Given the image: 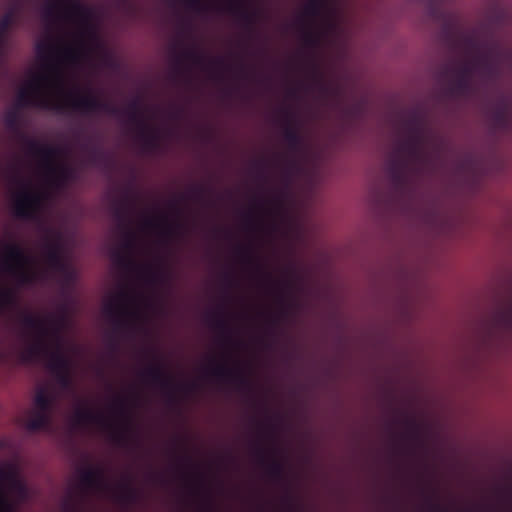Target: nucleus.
<instances>
[{
	"label": "nucleus",
	"mask_w": 512,
	"mask_h": 512,
	"mask_svg": "<svg viewBox=\"0 0 512 512\" xmlns=\"http://www.w3.org/2000/svg\"><path fill=\"white\" fill-rule=\"evenodd\" d=\"M44 13L47 17L56 14L57 41L55 46L50 41H41L36 50L38 57L43 60L56 55V82L46 73L34 74L18 91L16 106L48 109L53 104L56 88L57 109L61 112L64 111V0L49 1L44 7Z\"/></svg>",
	"instance_id": "nucleus-1"
},
{
	"label": "nucleus",
	"mask_w": 512,
	"mask_h": 512,
	"mask_svg": "<svg viewBox=\"0 0 512 512\" xmlns=\"http://www.w3.org/2000/svg\"><path fill=\"white\" fill-rule=\"evenodd\" d=\"M406 135L399 139L386 162V170L392 187L403 191L413 173L426 161L424 152V123L417 114H411L404 123Z\"/></svg>",
	"instance_id": "nucleus-2"
},
{
	"label": "nucleus",
	"mask_w": 512,
	"mask_h": 512,
	"mask_svg": "<svg viewBox=\"0 0 512 512\" xmlns=\"http://www.w3.org/2000/svg\"><path fill=\"white\" fill-rule=\"evenodd\" d=\"M135 204L136 198L130 190H126L121 198L112 202V214L122 233L121 246L112 253L113 261L125 271L137 272L150 284L164 283L168 280L166 270L151 265L140 266L132 256L137 245V234L131 228V215Z\"/></svg>",
	"instance_id": "nucleus-3"
},
{
	"label": "nucleus",
	"mask_w": 512,
	"mask_h": 512,
	"mask_svg": "<svg viewBox=\"0 0 512 512\" xmlns=\"http://www.w3.org/2000/svg\"><path fill=\"white\" fill-rule=\"evenodd\" d=\"M6 128L13 133L18 142L24 145L25 152L33 158L41 169H48L57 152V187H64V146L59 143L57 150L47 143L40 142L27 136L20 127V115L17 110H10L4 116Z\"/></svg>",
	"instance_id": "nucleus-4"
},
{
	"label": "nucleus",
	"mask_w": 512,
	"mask_h": 512,
	"mask_svg": "<svg viewBox=\"0 0 512 512\" xmlns=\"http://www.w3.org/2000/svg\"><path fill=\"white\" fill-rule=\"evenodd\" d=\"M28 345L22 354L23 360L33 362L44 358L49 352V342L53 334L48 316L22 311L19 316Z\"/></svg>",
	"instance_id": "nucleus-5"
},
{
	"label": "nucleus",
	"mask_w": 512,
	"mask_h": 512,
	"mask_svg": "<svg viewBox=\"0 0 512 512\" xmlns=\"http://www.w3.org/2000/svg\"><path fill=\"white\" fill-rule=\"evenodd\" d=\"M29 497L26 482L15 461L0 462V512H17V506Z\"/></svg>",
	"instance_id": "nucleus-6"
},
{
	"label": "nucleus",
	"mask_w": 512,
	"mask_h": 512,
	"mask_svg": "<svg viewBox=\"0 0 512 512\" xmlns=\"http://www.w3.org/2000/svg\"><path fill=\"white\" fill-rule=\"evenodd\" d=\"M145 353L152 355L156 361L143 369L140 372V377L143 382L159 388L166 396L169 403H175L177 401V392L189 394L195 391L197 388L195 382L176 383L174 378L166 371L163 364L156 359L154 351L146 350Z\"/></svg>",
	"instance_id": "nucleus-7"
},
{
	"label": "nucleus",
	"mask_w": 512,
	"mask_h": 512,
	"mask_svg": "<svg viewBox=\"0 0 512 512\" xmlns=\"http://www.w3.org/2000/svg\"><path fill=\"white\" fill-rule=\"evenodd\" d=\"M75 417L77 422L83 426H96L108 432L111 440L118 445H126L131 440L134 433L133 425L129 417H125V421L121 427L114 426L101 410L92 407L79 408L76 411Z\"/></svg>",
	"instance_id": "nucleus-8"
},
{
	"label": "nucleus",
	"mask_w": 512,
	"mask_h": 512,
	"mask_svg": "<svg viewBox=\"0 0 512 512\" xmlns=\"http://www.w3.org/2000/svg\"><path fill=\"white\" fill-rule=\"evenodd\" d=\"M72 106L84 116L104 113L117 118L127 115V107L121 109L110 101L102 100L90 85L79 88L72 99Z\"/></svg>",
	"instance_id": "nucleus-9"
},
{
	"label": "nucleus",
	"mask_w": 512,
	"mask_h": 512,
	"mask_svg": "<svg viewBox=\"0 0 512 512\" xmlns=\"http://www.w3.org/2000/svg\"><path fill=\"white\" fill-rule=\"evenodd\" d=\"M77 47L68 65L75 56L83 62H91L96 55L104 54V45L100 36V21L77 24Z\"/></svg>",
	"instance_id": "nucleus-10"
},
{
	"label": "nucleus",
	"mask_w": 512,
	"mask_h": 512,
	"mask_svg": "<svg viewBox=\"0 0 512 512\" xmlns=\"http://www.w3.org/2000/svg\"><path fill=\"white\" fill-rule=\"evenodd\" d=\"M126 118L128 124L136 128L137 138L144 150L152 151L159 147L160 132L148 123L139 97L128 103Z\"/></svg>",
	"instance_id": "nucleus-11"
},
{
	"label": "nucleus",
	"mask_w": 512,
	"mask_h": 512,
	"mask_svg": "<svg viewBox=\"0 0 512 512\" xmlns=\"http://www.w3.org/2000/svg\"><path fill=\"white\" fill-rule=\"evenodd\" d=\"M54 401L55 394L52 385L44 384L36 389L33 407L25 422L27 430L34 432L49 427Z\"/></svg>",
	"instance_id": "nucleus-12"
},
{
	"label": "nucleus",
	"mask_w": 512,
	"mask_h": 512,
	"mask_svg": "<svg viewBox=\"0 0 512 512\" xmlns=\"http://www.w3.org/2000/svg\"><path fill=\"white\" fill-rule=\"evenodd\" d=\"M74 16L77 24L100 21L101 13L98 7L85 4L78 0H66V23ZM68 29L66 28V109L71 103L69 91L68 62L72 56V48L68 41Z\"/></svg>",
	"instance_id": "nucleus-13"
},
{
	"label": "nucleus",
	"mask_w": 512,
	"mask_h": 512,
	"mask_svg": "<svg viewBox=\"0 0 512 512\" xmlns=\"http://www.w3.org/2000/svg\"><path fill=\"white\" fill-rule=\"evenodd\" d=\"M132 300V295L123 289L104 304L103 312L113 323L115 330L128 328L131 321L139 317L138 311L130 309L127 305Z\"/></svg>",
	"instance_id": "nucleus-14"
},
{
	"label": "nucleus",
	"mask_w": 512,
	"mask_h": 512,
	"mask_svg": "<svg viewBox=\"0 0 512 512\" xmlns=\"http://www.w3.org/2000/svg\"><path fill=\"white\" fill-rule=\"evenodd\" d=\"M31 263V257L18 244H6L4 253L5 269L15 275L20 284H30L34 280V274L27 269Z\"/></svg>",
	"instance_id": "nucleus-15"
},
{
	"label": "nucleus",
	"mask_w": 512,
	"mask_h": 512,
	"mask_svg": "<svg viewBox=\"0 0 512 512\" xmlns=\"http://www.w3.org/2000/svg\"><path fill=\"white\" fill-rule=\"evenodd\" d=\"M41 204V193L33 189L29 182H23V189L13 199V213L17 218L34 220L38 216Z\"/></svg>",
	"instance_id": "nucleus-16"
},
{
	"label": "nucleus",
	"mask_w": 512,
	"mask_h": 512,
	"mask_svg": "<svg viewBox=\"0 0 512 512\" xmlns=\"http://www.w3.org/2000/svg\"><path fill=\"white\" fill-rule=\"evenodd\" d=\"M81 489L91 494H108L112 487L106 477V471L101 465L89 464L78 471Z\"/></svg>",
	"instance_id": "nucleus-17"
},
{
	"label": "nucleus",
	"mask_w": 512,
	"mask_h": 512,
	"mask_svg": "<svg viewBox=\"0 0 512 512\" xmlns=\"http://www.w3.org/2000/svg\"><path fill=\"white\" fill-rule=\"evenodd\" d=\"M476 72L470 60L461 63L458 66L445 65L442 74L445 77H451L449 82V93L453 96H464L471 89V80L473 73Z\"/></svg>",
	"instance_id": "nucleus-18"
},
{
	"label": "nucleus",
	"mask_w": 512,
	"mask_h": 512,
	"mask_svg": "<svg viewBox=\"0 0 512 512\" xmlns=\"http://www.w3.org/2000/svg\"><path fill=\"white\" fill-rule=\"evenodd\" d=\"M501 56L512 60L511 51H502L496 45H492L469 60L476 72H479L486 79H494L499 73L498 58Z\"/></svg>",
	"instance_id": "nucleus-19"
},
{
	"label": "nucleus",
	"mask_w": 512,
	"mask_h": 512,
	"mask_svg": "<svg viewBox=\"0 0 512 512\" xmlns=\"http://www.w3.org/2000/svg\"><path fill=\"white\" fill-rule=\"evenodd\" d=\"M206 372L220 382L235 385L240 391H250L252 389L251 381L243 370L238 367H230L213 359L206 368Z\"/></svg>",
	"instance_id": "nucleus-20"
},
{
	"label": "nucleus",
	"mask_w": 512,
	"mask_h": 512,
	"mask_svg": "<svg viewBox=\"0 0 512 512\" xmlns=\"http://www.w3.org/2000/svg\"><path fill=\"white\" fill-rule=\"evenodd\" d=\"M492 126L500 132H512V102L500 97L493 105L490 113Z\"/></svg>",
	"instance_id": "nucleus-21"
},
{
	"label": "nucleus",
	"mask_w": 512,
	"mask_h": 512,
	"mask_svg": "<svg viewBox=\"0 0 512 512\" xmlns=\"http://www.w3.org/2000/svg\"><path fill=\"white\" fill-rule=\"evenodd\" d=\"M81 150L88 165L97 168H108L110 166L109 155L98 143L95 136H86L81 144Z\"/></svg>",
	"instance_id": "nucleus-22"
},
{
	"label": "nucleus",
	"mask_w": 512,
	"mask_h": 512,
	"mask_svg": "<svg viewBox=\"0 0 512 512\" xmlns=\"http://www.w3.org/2000/svg\"><path fill=\"white\" fill-rule=\"evenodd\" d=\"M283 137L288 149L293 153H299L303 148V137L299 131L295 115L289 111H283Z\"/></svg>",
	"instance_id": "nucleus-23"
},
{
	"label": "nucleus",
	"mask_w": 512,
	"mask_h": 512,
	"mask_svg": "<svg viewBox=\"0 0 512 512\" xmlns=\"http://www.w3.org/2000/svg\"><path fill=\"white\" fill-rule=\"evenodd\" d=\"M72 279V271L69 260V248H68V231L66 230V396L71 387V360H70V344L68 339V331L70 329V312H69V295L68 287Z\"/></svg>",
	"instance_id": "nucleus-24"
},
{
	"label": "nucleus",
	"mask_w": 512,
	"mask_h": 512,
	"mask_svg": "<svg viewBox=\"0 0 512 512\" xmlns=\"http://www.w3.org/2000/svg\"><path fill=\"white\" fill-rule=\"evenodd\" d=\"M256 455L261 465L265 466L267 474L276 481L284 478V465L274 455L273 451H268L262 446L257 447Z\"/></svg>",
	"instance_id": "nucleus-25"
},
{
	"label": "nucleus",
	"mask_w": 512,
	"mask_h": 512,
	"mask_svg": "<svg viewBox=\"0 0 512 512\" xmlns=\"http://www.w3.org/2000/svg\"><path fill=\"white\" fill-rule=\"evenodd\" d=\"M228 10L240 19L249 34H255L256 24L260 17V11L258 9L250 10L239 2L231 1L229 2Z\"/></svg>",
	"instance_id": "nucleus-26"
},
{
	"label": "nucleus",
	"mask_w": 512,
	"mask_h": 512,
	"mask_svg": "<svg viewBox=\"0 0 512 512\" xmlns=\"http://www.w3.org/2000/svg\"><path fill=\"white\" fill-rule=\"evenodd\" d=\"M58 343H57V353H56V370H57V383L59 388H64V339L61 335L62 330L64 329V305L59 304L58 306Z\"/></svg>",
	"instance_id": "nucleus-27"
},
{
	"label": "nucleus",
	"mask_w": 512,
	"mask_h": 512,
	"mask_svg": "<svg viewBox=\"0 0 512 512\" xmlns=\"http://www.w3.org/2000/svg\"><path fill=\"white\" fill-rule=\"evenodd\" d=\"M207 60V57L195 47L184 48L179 54L175 56L174 71L177 75H181L183 73L181 65L184 61L190 62L194 66L200 67L202 69H206Z\"/></svg>",
	"instance_id": "nucleus-28"
},
{
	"label": "nucleus",
	"mask_w": 512,
	"mask_h": 512,
	"mask_svg": "<svg viewBox=\"0 0 512 512\" xmlns=\"http://www.w3.org/2000/svg\"><path fill=\"white\" fill-rule=\"evenodd\" d=\"M114 498L119 503L131 505L139 501L140 492L132 485L130 479H126L125 481L121 482L118 485L117 490L114 491Z\"/></svg>",
	"instance_id": "nucleus-29"
},
{
	"label": "nucleus",
	"mask_w": 512,
	"mask_h": 512,
	"mask_svg": "<svg viewBox=\"0 0 512 512\" xmlns=\"http://www.w3.org/2000/svg\"><path fill=\"white\" fill-rule=\"evenodd\" d=\"M236 253L243 263L253 266L264 279L272 281V275L264 269L250 246H238Z\"/></svg>",
	"instance_id": "nucleus-30"
},
{
	"label": "nucleus",
	"mask_w": 512,
	"mask_h": 512,
	"mask_svg": "<svg viewBox=\"0 0 512 512\" xmlns=\"http://www.w3.org/2000/svg\"><path fill=\"white\" fill-rule=\"evenodd\" d=\"M211 325L221 334L223 340L227 343L232 342L231 328L228 320L222 312L213 313L210 316Z\"/></svg>",
	"instance_id": "nucleus-31"
},
{
	"label": "nucleus",
	"mask_w": 512,
	"mask_h": 512,
	"mask_svg": "<svg viewBox=\"0 0 512 512\" xmlns=\"http://www.w3.org/2000/svg\"><path fill=\"white\" fill-rule=\"evenodd\" d=\"M18 305L16 293L10 288H0V314Z\"/></svg>",
	"instance_id": "nucleus-32"
},
{
	"label": "nucleus",
	"mask_w": 512,
	"mask_h": 512,
	"mask_svg": "<svg viewBox=\"0 0 512 512\" xmlns=\"http://www.w3.org/2000/svg\"><path fill=\"white\" fill-rule=\"evenodd\" d=\"M465 53L472 59L478 54H481L483 50L482 43L474 36L466 35L461 38Z\"/></svg>",
	"instance_id": "nucleus-33"
},
{
	"label": "nucleus",
	"mask_w": 512,
	"mask_h": 512,
	"mask_svg": "<svg viewBox=\"0 0 512 512\" xmlns=\"http://www.w3.org/2000/svg\"><path fill=\"white\" fill-rule=\"evenodd\" d=\"M328 8V0H309L304 7V14L310 18L319 17Z\"/></svg>",
	"instance_id": "nucleus-34"
},
{
	"label": "nucleus",
	"mask_w": 512,
	"mask_h": 512,
	"mask_svg": "<svg viewBox=\"0 0 512 512\" xmlns=\"http://www.w3.org/2000/svg\"><path fill=\"white\" fill-rule=\"evenodd\" d=\"M48 255L50 260L56 262L59 271L64 270V242L61 232L59 233L57 247H50Z\"/></svg>",
	"instance_id": "nucleus-35"
},
{
	"label": "nucleus",
	"mask_w": 512,
	"mask_h": 512,
	"mask_svg": "<svg viewBox=\"0 0 512 512\" xmlns=\"http://www.w3.org/2000/svg\"><path fill=\"white\" fill-rule=\"evenodd\" d=\"M187 232V225L177 220L175 222H168L166 218H163V227H162V233L165 236L171 237L174 235H183Z\"/></svg>",
	"instance_id": "nucleus-36"
},
{
	"label": "nucleus",
	"mask_w": 512,
	"mask_h": 512,
	"mask_svg": "<svg viewBox=\"0 0 512 512\" xmlns=\"http://www.w3.org/2000/svg\"><path fill=\"white\" fill-rule=\"evenodd\" d=\"M208 193L207 187L204 185H194L189 191V197L195 201H202Z\"/></svg>",
	"instance_id": "nucleus-37"
},
{
	"label": "nucleus",
	"mask_w": 512,
	"mask_h": 512,
	"mask_svg": "<svg viewBox=\"0 0 512 512\" xmlns=\"http://www.w3.org/2000/svg\"><path fill=\"white\" fill-rule=\"evenodd\" d=\"M303 40L305 45H307L308 47H315L318 45L319 36L313 30L307 29L303 34Z\"/></svg>",
	"instance_id": "nucleus-38"
},
{
	"label": "nucleus",
	"mask_w": 512,
	"mask_h": 512,
	"mask_svg": "<svg viewBox=\"0 0 512 512\" xmlns=\"http://www.w3.org/2000/svg\"><path fill=\"white\" fill-rule=\"evenodd\" d=\"M186 6L195 12H204L208 10L205 0H185Z\"/></svg>",
	"instance_id": "nucleus-39"
},
{
	"label": "nucleus",
	"mask_w": 512,
	"mask_h": 512,
	"mask_svg": "<svg viewBox=\"0 0 512 512\" xmlns=\"http://www.w3.org/2000/svg\"><path fill=\"white\" fill-rule=\"evenodd\" d=\"M438 2L439 0H428V12L434 18H439L442 15Z\"/></svg>",
	"instance_id": "nucleus-40"
},
{
	"label": "nucleus",
	"mask_w": 512,
	"mask_h": 512,
	"mask_svg": "<svg viewBox=\"0 0 512 512\" xmlns=\"http://www.w3.org/2000/svg\"><path fill=\"white\" fill-rule=\"evenodd\" d=\"M69 156H70V147H69L68 140L66 139V170H65V173H66V187L68 186V182H69L70 177H71V167H70V164H69Z\"/></svg>",
	"instance_id": "nucleus-41"
},
{
	"label": "nucleus",
	"mask_w": 512,
	"mask_h": 512,
	"mask_svg": "<svg viewBox=\"0 0 512 512\" xmlns=\"http://www.w3.org/2000/svg\"><path fill=\"white\" fill-rule=\"evenodd\" d=\"M279 302L281 303L282 306L281 314L286 315L288 309L293 305V302L287 301L283 293L279 295Z\"/></svg>",
	"instance_id": "nucleus-42"
},
{
	"label": "nucleus",
	"mask_w": 512,
	"mask_h": 512,
	"mask_svg": "<svg viewBox=\"0 0 512 512\" xmlns=\"http://www.w3.org/2000/svg\"><path fill=\"white\" fill-rule=\"evenodd\" d=\"M428 506L432 512H448L447 509L442 507L439 503L432 501L430 498H428Z\"/></svg>",
	"instance_id": "nucleus-43"
},
{
	"label": "nucleus",
	"mask_w": 512,
	"mask_h": 512,
	"mask_svg": "<svg viewBox=\"0 0 512 512\" xmlns=\"http://www.w3.org/2000/svg\"><path fill=\"white\" fill-rule=\"evenodd\" d=\"M113 406L121 413V414H125V401L124 399L122 398H117L114 403H113Z\"/></svg>",
	"instance_id": "nucleus-44"
},
{
	"label": "nucleus",
	"mask_w": 512,
	"mask_h": 512,
	"mask_svg": "<svg viewBox=\"0 0 512 512\" xmlns=\"http://www.w3.org/2000/svg\"><path fill=\"white\" fill-rule=\"evenodd\" d=\"M11 448V441L8 438L0 439V453Z\"/></svg>",
	"instance_id": "nucleus-45"
},
{
	"label": "nucleus",
	"mask_w": 512,
	"mask_h": 512,
	"mask_svg": "<svg viewBox=\"0 0 512 512\" xmlns=\"http://www.w3.org/2000/svg\"><path fill=\"white\" fill-rule=\"evenodd\" d=\"M203 512H216L213 508L212 499L209 495L206 498V503Z\"/></svg>",
	"instance_id": "nucleus-46"
},
{
	"label": "nucleus",
	"mask_w": 512,
	"mask_h": 512,
	"mask_svg": "<svg viewBox=\"0 0 512 512\" xmlns=\"http://www.w3.org/2000/svg\"><path fill=\"white\" fill-rule=\"evenodd\" d=\"M70 489L68 486V481L66 480V512H70Z\"/></svg>",
	"instance_id": "nucleus-47"
},
{
	"label": "nucleus",
	"mask_w": 512,
	"mask_h": 512,
	"mask_svg": "<svg viewBox=\"0 0 512 512\" xmlns=\"http://www.w3.org/2000/svg\"><path fill=\"white\" fill-rule=\"evenodd\" d=\"M145 228H154L157 226V222L152 218H146L143 222Z\"/></svg>",
	"instance_id": "nucleus-48"
},
{
	"label": "nucleus",
	"mask_w": 512,
	"mask_h": 512,
	"mask_svg": "<svg viewBox=\"0 0 512 512\" xmlns=\"http://www.w3.org/2000/svg\"><path fill=\"white\" fill-rule=\"evenodd\" d=\"M170 207L175 211V213L179 216L181 214V209L179 208L177 201H172L170 203Z\"/></svg>",
	"instance_id": "nucleus-49"
},
{
	"label": "nucleus",
	"mask_w": 512,
	"mask_h": 512,
	"mask_svg": "<svg viewBox=\"0 0 512 512\" xmlns=\"http://www.w3.org/2000/svg\"><path fill=\"white\" fill-rule=\"evenodd\" d=\"M224 61L221 58L209 59L210 65H223Z\"/></svg>",
	"instance_id": "nucleus-50"
},
{
	"label": "nucleus",
	"mask_w": 512,
	"mask_h": 512,
	"mask_svg": "<svg viewBox=\"0 0 512 512\" xmlns=\"http://www.w3.org/2000/svg\"><path fill=\"white\" fill-rule=\"evenodd\" d=\"M239 71H240V74L243 78H246L248 76V72H247V69L244 65H240L239 67Z\"/></svg>",
	"instance_id": "nucleus-51"
},
{
	"label": "nucleus",
	"mask_w": 512,
	"mask_h": 512,
	"mask_svg": "<svg viewBox=\"0 0 512 512\" xmlns=\"http://www.w3.org/2000/svg\"><path fill=\"white\" fill-rule=\"evenodd\" d=\"M182 114V109H177L171 113V117L174 119H178Z\"/></svg>",
	"instance_id": "nucleus-52"
},
{
	"label": "nucleus",
	"mask_w": 512,
	"mask_h": 512,
	"mask_svg": "<svg viewBox=\"0 0 512 512\" xmlns=\"http://www.w3.org/2000/svg\"><path fill=\"white\" fill-rule=\"evenodd\" d=\"M225 280H227L229 282V284L232 283V276L230 274H226L225 275Z\"/></svg>",
	"instance_id": "nucleus-53"
},
{
	"label": "nucleus",
	"mask_w": 512,
	"mask_h": 512,
	"mask_svg": "<svg viewBox=\"0 0 512 512\" xmlns=\"http://www.w3.org/2000/svg\"><path fill=\"white\" fill-rule=\"evenodd\" d=\"M285 286H286L287 288H290V287L292 286V283H291L290 281H286V282H285Z\"/></svg>",
	"instance_id": "nucleus-54"
},
{
	"label": "nucleus",
	"mask_w": 512,
	"mask_h": 512,
	"mask_svg": "<svg viewBox=\"0 0 512 512\" xmlns=\"http://www.w3.org/2000/svg\"><path fill=\"white\" fill-rule=\"evenodd\" d=\"M181 460L185 461V462H190V459L188 457H184L182 458Z\"/></svg>",
	"instance_id": "nucleus-55"
},
{
	"label": "nucleus",
	"mask_w": 512,
	"mask_h": 512,
	"mask_svg": "<svg viewBox=\"0 0 512 512\" xmlns=\"http://www.w3.org/2000/svg\"><path fill=\"white\" fill-rule=\"evenodd\" d=\"M247 220H248L249 222H251V221H252V216H251L250 214H249V215H247Z\"/></svg>",
	"instance_id": "nucleus-56"
},
{
	"label": "nucleus",
	"mask_w": 512,
	"mask_h": 512,
	"mask_svg": "<svg viewBox=\"0 0 512 512\" xmlns=\"http://www.w3.org/2000/svg\"><path fill=\"white\" fill-rule=\"evenodd\" d=\"M111 347L114 350L116 348V344L114 342H111Z\"/></svg>",
	"instance_id": "nucleus-57"
},
{
	"label": "nucleus",
	"mask_w": 512,
	"mask_h": 512,
	"mask_svg": "<svg viewBox=\"0 0 512 512\" xmlns=\"http://www.w3.org/2000/svg\"><path fill=\"white\" fill-rule=\"evenodd\" d=\"M321 89H322L323 91H326V90H327L326 86H324V85H321Z\"/></svg>",
	"instance_id": "nucleus-58"
},
{
	"label": "nucleus",
	"mask_w": 512,
	"mask_h": 512,
	"mask_svg": "<svg viewBox=\"0 0 512 512\" xmlns=\"http://www.w3.org/2000/svg\"><path fill=\"white\" fill-rule=\"evenodd\" d=\"M65 433H66V441L68 440V429L66 428L65 430Z\"/></svg>",
	"instance_id": "nucleus-59"
},
{
	"label": "nucleus",
	"mask_w": 512,
	"mask_h": 512,
	"mask_svg": "<svg viewBox=\"0 0 512 512\" xmlns=\"http://www.w3.org/2000/svg\"><path fill=\"white\" fill-rule=\"evenodd\" d=\"M290 165H291V166H295V162H294V161H291V162H290Z\"/></svg>",
	"instance_id": "nucleus-60"
}]
</instances>
